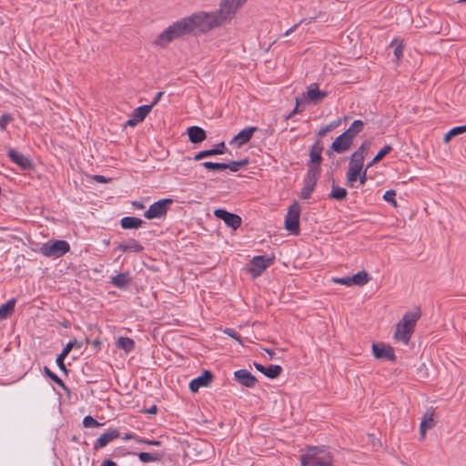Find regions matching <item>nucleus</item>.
<instances>
[{
    "mask_svg": "<svg viewBox=\"0 0 466 466\" xmlns=\"http://www.w3.org/2000/svg\"><path fill=\"white\" fill-rule=\"evenodd\" d=\"M129 281L130 277L128 272H121L111 278V283L119 289L126 288Z\"/></svg>",
    "mask_w": 466,
    "mask_h": 466,
    "instance_id": "nucleus-26",
    "label": "nucleus"
},
{
    "mask_svg": "<svg viewBox=\"0 0 466 466\" xmlns=\"http://www.w3.org/2000/svg\"><path fill=\"white\" fill-rule=\"evenodd\" d=\"M223 25L216 11L197 12L170 25L157 35L153 45L163 47L174 39L179 38L185 35H205Z\"/></svg>",
    "mask_w": 466,
    "mask_h": 466,
    "instance_id": "nucleus-1",
    "label": "nucleus"
},
{
    "mask_svg": "<svg viewBox=\"0 0 466 466\" xmlns=\"http://www.w3.org/2000/svg\"><path fill=\"white\" fill-rule=\"evenodd\" d=\"M142 412L147 413V414H156L157 412V407L156 405H153L149 409L143 410Z\"/></svg>",
    "mask_w": 466,
    "mask_h": 466,
    "instance_id": "nucleus-55",
    "label": "nucleus"
},
{
    "mask_svg": "<svg viewBox=\"0 0 466 466\" xmlns=\"http://www.w3.org/2000/svg\"><path fill=\"white\" fill-rule=\"evenodd\" d=\"M396 192L393 189L387 190L383 195V199L389 203H390L394 208H396L397 201L395 199Z\"/></svg>",
    "mask_w": 466,
    "mask_h": 466,
    "instance_id": "nucleus-42",
    "label": "nucleus"
},
{
    "mask_svg": "<svg viewBox=\"0 0 466 466\" xmlns=\"http://www.w3.org/2000/svg\"><path fill=\"white\" fill-rule=\"evenodd\" d=\"M248 164V159L244 158L238 161H231L229 163H225L226 169H230L232 172L238 171L241 167H246Z\"/></svg>",
    "mask_w": 466,
    "mask_h": 466,
    "instance_id": "nucleus-38",
    "label": "nucleus"
},
{
    "mask_svg": "<svg viewBox=\"0 0 466 466\" xmlns=\"http://www.w3.org/2000/svg\"><path fill=\"white\" fill-rule=\"evenodd\" d=\"M153 105H144L138 106L133 111L132 116L137 118L139 122H142L146 116L150 113Z\"/></svg>",
    "mask_w": 466,
    "mask_h": 466,
    "instance_id": "nucleus-30",
    "label": "nucleus"
},
{
    "mask_svg": "<svg viewBox=\"0 0 466 466\" xmlns=\"http://www.w3.org/2000/svg\"><path fill=\"white\" fill-rule=\"evenodd\" d=\"M306 19H301L298 24L294 25L292 27H290L289 29H288L286 32H285V35H289L291 33H293L297 28L298 26L302 24L303 22H305Z\"/></svg>",
    "mask_w": 466,
    "mask_h": 466,
    "instance_id": "nucleus-54",
    "label": "nucleus"
},
{
    "mask_svg": "<svg viewBox=\"0 0 466 466\" xmlns=\"http://www.w3.org/2000/svg\"><path fill=\"white\" fill-rule=\"evenodd\" d=\"M214 376L211 371L204 370L203 373L198 378L192 380L189 383L190 390L195 393L198 392L199 388L208 387L212 381Z\"/></svg>",
    "mask_w": 466,
    "mask_h": 466,
    "instance_id": "nucleus-15",
    "label": "nucleus"
},
{
    "mask_svg": "<svg viewBox=\"0 0 466 466\" xmlns=\"http://www.w3.org/2000/svg\"><path fill=\"white\" fill-rule=\"evenodd\" d=\"M350 279L352 285L362 287L370 281V277L365 270H361L351 276Z\"/></svg>",
    "mask_w": 466,
    "mask_h": 466,
    "instance_id": "nucleus-28",
    "label": "nucleus"
},
{
    "mask_svg": "<svg viewBox=\"0 0 466 466\" xmlns=\"http://www.w3.org/2000/svg\"><path fill=\"white\" fill-rule=\"evenodd\" d=\"M299 97H296V106L295 108L286 116V119L291 118L295 114L299 113Z\"/></svg>",
    "mask_w": 466,
    "mask_h": 466,
    "instance_id": "nucleus-52",
    "label": "nucleus"
},
{
    "mask_svg": "<svg viewBox=\"0 0 466 466\" xmlns=\"http://www.w3.org/2000/svg\"><path fill=\"white\" fill-rule=\"evenodd\" d=\"M94 179L98 182V183H106V182H109L111 181V178L109 177H106L104 176H101V175H96L94 176Z\"/></svg>",
    "mask_w": 466,
    "mask_h": 466,
    "instance_id": "nucleus-53",
    "label": "nucleus"
},
{
    "mask_svg": "<svg viewBox=\"0 0 466 466\" xmlns=\"http://www.w3.org/2000/svg\"><path fill=\"white\" fill-rule=\"evenodd\" d=\"M301 466H332V458L324 448L309 447L301 455Z\"/></svg>",
    "mask_w": 466,
    "mask_h": 466,
    "instance_id": "nucleus-3",
    "label": "nucleus"
},
{
    "mask_svg": "<svg viewBox=\"0 0 466 466\" xmlns=\"http://www.w3.org/2000/svg\"><path fill=\"white\" fill-rule=\"evenodd\" d=\"M420 317V311L419 309L412 312H406L396 326L393 335L394 339L401 341L404 345H408Z\"/></svg>",
    "mask_w": 466,
    "mask_h": 466,
    "instance_id": "nucleus-2",
    "label": "nucleus"
},
{
    "mask_svg": "<svg viewBox=\"0 0 466 466\" xmlns=\"http://www.w3.org/2000/svg\"><path fill=\"white\" fill-rule=\"evenodd\" d=\"M133 206L137 208V209H144L145 208V206L143 203L141 202H138V201H134L133 202Z\"/></svg>",
    "mask_w": 466,
    "mask_h": 466,
    "instance_id": "nucleus-60",
    "label": "nucleus"
},
{
    "mask_svg": "<svg viewBox=\"0 0 466 466\" xmlns=\"http://www.w3.org/2000/svg\"><path fill=\"white\" fill-rule=\"evenodd\" d=\"M126 439H133V440H135L137 442H138V443H142V444H147V442H149V440L143 439V438L137 437V436H136V435H129V434H127V435L126 436Z\"/></svg>",
    "mask_w": 466,
    "mask_h": 466,
    "instance_id": "nucleus-51",
    "label": "nucleus"
},
{
    "mask_svg": "<svg viewBox=\"0 0 466 466\" xmlns=\"http://www.w3.org/2000/svg\"><path fill=\"white\" fill-rule=\"evenodd\" d=\"M335 127V124H329V125H326L324 127H322L319 131H318V136L319 137H323L325 136L328 132H329L333 127Z\"/></svg>",
    "mask_w": 466,
    "mask_h": 466,
    "instance_id": "nucleus-49",
    "label": "nucleus"
},
{
    "mask_svg": "<svg viewBox=\"0 0 466 466\" xmlns=\"http://www.w3.org/2000/svg\"><path fill=\"white\" fill-rule=\"evenodd\" d=\"M257 130V127H249L242 129L230 140V145L236 144L238 147H241L251 139L254 132Z\"/></svg>",
    "mask_w": 466,
    "mask_h": 466,
    "instance_id": "nucleus-18",
    "label": "nucleus"
},
{
    "mask_svg": "<svg viewBox=\"0 0 466 466\" xmlns=\"http://www.w3.org/2000/svg\"><path fill=\"white\" fill-rule=\"evenodd\" d=\"M70 246L66 240H55L44 244L40 251L46 257L60 258L68 252Z\"/></svg>",
    "mask_w": 466,
    "mask_h": 466,
    "instance_id": "nucleus-5",
    "label": "nucleus"
},
{
    "mask_svg": "<svg viewBox=\"0 0 466 466\" xmlns=\"http://www.w3.org/2000/svg\"><path fill=\"white\" fill-rule=\"evenodd\" d=\"M364 127V122L361 120H354L350 127L345 130L342 134L353 142L354 137L360 134Z\"/></svg>",
    "mask_w": 466,
    "mask_h": 466,
    "instance_id": "nucleus-24",
    "label": "nucleus"
},
{
    "mask_svg": "<svg viewBox=\"0 0 466 466\" xmlns=\"http://www.w3.org/2000/svg\"><path fill=\"white\" fill-rule=\"evenodd\" d=\"M44 372L51 380L56 383L59 387L67 390V388L64 381L56 374L50 370L46 366L44 367Z\"/></svg>",
    "mask_w": 466,
    "mask_h": 466,
    "instance_id": "nucleus-39",
    "label": "nucleus"
},
{
    "mask_svg": "<svg viewBox=\"0 0 466 466\" xmlns=\"http://www.w3.org/2000/svg\"><path fill=\"white\" fill-rule=\"evenodd\" d=\"M235 380L242 386L253 388L258 381L257 378L248 370L241 369L234 372Z\"/></svg>",
    "mask_w": 466,
    "mask_h": 466,
    "instance_id": "nucleus-17",
    "label": "nucleus"
},
{
    "mask_svg": "<svg viewBox=\"0 0 466 466\" xmlns=\"http://www.w3.org/2000/svg\"><path fill=\"white\" fill-rule=\"evenodd\" d=\"M119 437V431L116 429L108 430L106 432L100 435L94 444V449L97 450L106 446L110 441Z\"/></svg>",
    "mask_w": 466,
    "mask_h": 466,
    "instance_id": "nucleus-19",
    "label": "nucleus"
},
{
    "mask_svg": "<svg viewBox=\"0 0 466 466\" xmlns=\"http://www.w3.org/2000/svg\"><path fill=\"white\" fill-rule=\"evenodd\" d=\"M144 221L135 217H125L121 219L120 224L124 229L137 228L142 226Z\"/></svg>",
    "mask_w": 466,
    "mask_h": 466,
    "instance_id": "nucleus-27",
    "label": "nucleus"
},
{
    "mask_svg": "<svg viewBox=\"0 0 466 466\" xmlns=\"http://www.w3.org/2000/svg\"><path fill=\"white\" fill-rule=\"evenodd\" d=\"M350 277L333 278L332 281L337 284L345 285L347 287L352 286Z\"/></svg>",
    "mask_w": 466,
    "mask_h": 466,
    "instance_id": "nucleus-46",
    "label": "nucleus"
},
{
    "mask_svg": "<svg viewBox=\"0 0 466 466\" xmlns=\"http://www.w3.org/2000/svg\"><path fill=\"white\" fill-rule=\"evenodd\" d=\"M147 445H151V446H157V447H158V446H160V445H161V441H155V440H153V441H150V440H149V442H147Z\"/></svg>",
    "mask_w": 466,
    "mask_h": 466,
    "instance_id": "nucleus-61",
    "label": "nucleus"
},
{
    "mask_svg": "<svg viewBox=\"0 0 466 466\" xmlns=\"http://www.w3.org/2000/svg\"><path fill=\"white\" fill-rule=\"evenodd\" d=\"M67 355L64 354L63 352H61L57 358H56V364L59 368V370L65 373L66 375H67L68 373V370L66 369L65 363H64V360L65 358L66 357Z\"/></svg>",
    "mask_w": 466,
    "mask_h": 466,
    "instance_id": "nucleus-44",
    "label": "nucleus"
},
{
    "mask_svg": "<svg viewBox=\"0 0 466 466\" xmlns=\"http://www.w3.org/2000/svg\"><path fill=\"white\" fill-rule=\"evenodd\" d=\"M13 120H14V117L12 116L11 114L5 113V114L2 115V116L0 117V128L2 130H5L7 124L9 122H12Z\"/></svg>",
    "mask_w": 466,
    "mask_h": 466,
    "instance_id": "nucleus-45",
    "label": "nucleus"
},
{
    "mask_svg": "<svg viewBox=\"0 0 466 466\" xmlns=\"http://www.w3.org/2000/svg\"><path fill=\"white\" fill-rule=\"evenodd\" d=\"M226 150H227L226 145L222 141V142L218 143V145H216L215 147H213V148L199 151L198 153H197L194 156L193 159L198 161L204 157L224 154L226 152Z\"/></svg>",
    "mask_w": 466,
    "mask_h": 466,
    "instance_id": "nucleus-21",
    "label": "nucleus"
},
{
    "mask_svg": "<svg viewBox=\"0 0 466 466\" xmlns=\"http://www.w3.org/2000/svg\"><path fill=\"white\" fill-rule=\"evenodd\" d=\"M372 352L374 358L377 360H387L392 362L396 361V356L394 353V350L390 345H387L384 343H373L372 344Z\"/></svg>",
    "mask_w": 466,
    "mask_h": 466,
    "instance_id": "nucleus-11",
    "label": "nucleus"
},
{
    "mask_svg": "<svg viewBox=\"0 0 466 466\" xmlns=\"http://www.w3.org/2000/svg\"><path fill=\"white\" fill-rule=\"evenodd\" d=\"M200 166L205 167L206 169L213 170V171L225 170L226 167H227V166H225V163H216V162H211V161H205V162L201 163Z\"/></svg>",
    "mask_w": 466,
    "mask_h": 466,
    "instance_id": "nucleus-40",
    "label": "nucleus"
},
{
    "mask_svg": "<svg viewBox=\"0 0 466 466\" xmlns=\"http://www.w3.org/2000/svg\"><path fill=\"white\" fill-rule=\"evenodd\" d=\"M101 425V423L89 415L86 416L83 420V426L85 428L99 427Z\"/></svg>",
    "mask_w": 466,
    "mask_h": 466,
    "instance_id": "nucleus-43",
    "label": "nucleus"
},
{
    "mask_svg": "<svg viewBox=\"0 0 466 466\" xmlns=\"http://www.w3.org/2000/svg\"><path fill=\"white\" fill-rule=\"evenodd\" d=\"M7 156L14 163L19 166L23 170H30L34 167L33 162L27 157L18 153L13 148H10L8 150Z\"/></svg>",
    "mask_w": 466,
    "mask_h": 466,
    "instance_id": "nucleus-16",
    "label": "nucleus"
},
{
    "mask_svg": "<svg viewBox=\"0 0 466 466\" xmlns=\"http://www.w3.org/2000/svg\"><path fill=\"white\" fill-rule=\"evenodd\" d=\"M434 411L433 410H428L422 418V420L420 421V439L425 438L426 431L430 429H432L435 426V421L433 419Z\"/></svg>",
    "mask_w": 466,
    "mask_h": 466,
    "instance_id": "nucleus-20",
    "label": "nucleus"
},
{
    "mask_svg": "<svg viewBox=\"0 0 466 466\" xmlns=\"http://www.w3.org/2000/svg\"><path fill=\"white\" fill-rule=\"evenodd\" d=\"M101 466H117V464L112 460L107 459L102 462Z\"/></svg>",
    "mask_w": 466,
    "mask_h": 466,
    "instance_id": "nucleus-58",
    "label": "nucleus"
},
{
    "mask_svg": "<svg viewBox=\"0 0 466 466\" xmlns=\"http://www.w3.org/2000/svg\"><path fill=\"white\" fill-rule=\"evenodd\" d=\"M274 256L271 258L266 256H256L250 260L249 272L254 278L261 275L274 262Z\"/></svg>",
    "mask_w": 466,
    "mask_h": 466,
    "instance_id": "nucleus-10",
    "label": "nucleus"
},
{
    "mask_svg": "<svg viewBox=\"0 0 466 466\" xmlns=\"http://www.w3.org/2000/svg\"><path fill=\"white\" fill-rule=\"evenodd\" d=\"M265 350H266V352L268 354L269 359H270V360H273V359H274V356H275V352H274L273 350H268V349H266Z\"/></svg>",
    "mask_w": 466,
    "mask_h": 466,
    "instance_id": "nucleus-63",
    "label": "nucleus"
},
{
    "mask_svg": "<svg viewBox=\"0 0 466 466\" xmlns=\"http://www.w3.org/2000/svg\"><path fill=\"white\" fill-rule=\"evenodd\" d=\"M299 214L300 206L295 201L289 208L285 219V228L290 233L299 234Z\"/></svg>",
    "mask_w": 466,
    "mask_h": 466,
    "instance_id": "nucleus-6",
    "label": "nucleus"
},
{
    "mask_svg": "<svg viewBox=\"0 0 466 466\" xmlns=\"http://www.w3.org/2000/svg\"><path fill=\"white\" fill-rule=\"evenodd\" d=\"M369 168H367V167L365 168H363L361 171H360V175L358 177V179L360 181V183L361 185H364L367 181V171H368Z\"/></svg>",
    "mask_w": 466,
    "mask_h": 466,
    "instance_id": "nucleus-50",
    "label": "nucleus"
},
{
    "mask_svg": "<svg viewBox=\"0 0 466 466\" xmlns=\"http://www.w3.org/2000/svg\"><path fill=\"white\" fill-rule=\"evenodd\" d=\"M323 151V144L321 140L318 139L312 145L309 151V167H317L319 169V173H321L320 164L322 161L321 153Z\"/></svg>",
    "mask_w": 466,
    "mask_h": 466,
    "instance_id": "nucleus-14",
    "label": "nucleus"
},
{
    "mask_svg": "<svg viewBox=\"0 0 466 466\" xmlns=\"http://www.w3.org/2000/svg\"><path fill=\"white\" fill-rule=\"evenodd\" d=\"M163 96H164V92H162V91L157 92L153 102L150 105H153V106H155Z\"/></svg>",
    "mask_w": 466,
    "mask_h": 466,
    "instance_id": "nucleus-56",
    "label": "nucleus"
},
{
    "mask_svg": "<svg viewBox=\"0 0 466 466\" xmlns=\"http://www.w3.org/2000/svg\"><path fill=\"white\" fill-rule=\"evenodd\" d=\"M138 123H140V122L137 118H135L133 116H132V117L130 119H128L127 121V125L129 126V127H135Z\"/></svg>",
    "mask_w": 466,
    "mask_h": 466,
    "instance_id": "nucleus-57",
    "label": "nucleus"
},
{
    "mask_svg": "<svg viewBox=\"0 0 466 466\" xmlns=\"http://www.w3.org/2000/svg\"><path fill=\"white\" fill-rule=\"evenodd\" d=\"M248 0H221L216 12L224 25L230 23Z\"/></svg>",
    "mask_w": 466,
    "mask_h": 466,
    "instance_id": "nucleus-4",
    "label": "nucleus"
},
{
    "mask_svg": "<svg viewBox=\"0 0 466 466\" xmlns=\"http://www.w3.org/2000/svg\"><path fill=\"white\" fill-rule=\"evenodd\" d=\"M364 160L350 156L349 161V168L347 171L346 183L349 187H353L358 180V177L360 175V171L363 169Z\"/></svg>",
    "mask_w": 466,
    "mask_h": 466,
    "instance_id": "nucleus-9",
    "label": "nucleus"
},
{
    "mask_svg": "<svg viewBox=\"0 0 466 466\" xmlns=\"http://www.w3.org/2000/svg\"><path fill=\"white\" fill-rule=\"evenodd\" d=\"M314 88H309L306 93L303 94L304 97L313 104L321 102L327 96L328 93L321 91L318 88L317 84L313 85Z\"/></svg>",
    "mask_w": 466,
    "mask_h": 466,
    "instance_id": "nucleus-23",
    "label": "nucleus"
},
{
    "mask_svg": "<svg viewBox=\"0 0 466 466\" xmlns=\"http://www.w3.org/2000/svg\"><path fill=\"white\" fill-rule=\"evenodd\" d=\"M224 332L229 337L235 339L236 340L241 342L239 334L234 329L230 328H227L224 329Z\"/></svg>",
    "mask_w": 466,
    "mask_h": 466,
    "instance_id": "nucleus-48",
    "label": "nucleus"
},
{
    "mask_svg": "<svg viewBox=\"0 0 466 466\" xmlns=\"http://www.w3.org/2000/svg\"><path fill=\"white\" fill-rule=\"evenodd\" d=\"M214 215L216 218L222 219L228 227H230L234 230L241 226L242 219L237 214L230 213L222 208H218L214 210Z\"/></svg>",
    "mask_w": 466,
    "mask_h": 466,
    "instance_id": "nucleus-12",
    "label": "nucleus"
},
{
    "mask_svg": "<svg viewBox=\"0 0 466 466\" xmlns=\"http://www.w3.org/2000/svg\"><path fill=\"white\" fill-rule=\"evenodd\" d=\"M187 133L192 144L201 143L207 138L206 131L200 127L192 126L187 128Z\"/></svg>",
    "mask_w": 466,
    "mask_h": 466,
    "instance_id": "nucleus-22",
    "label": "nucleus"
},
{
    "mask_svg": "<svg viewBox=\"0 0 466 466\" xmlns=\"http://www.w3.org/2000/svg\"><path fill=\"white\" fill-rule=\"evenodd\" d=\"M392 151V147L390 145L384 146L377 155L372 158L370 162L367 164V168L371 167L373 165L380 162L385 156Z\"/></svg>",
    "mask_w": 466,
    "mask_h": 466,
    "instance_id": "nucleus-32",
    "label": "nucleus"
},
{
    "mask_svg": "<svg viewBox=\"0 0 466 466\" xmlns=\"http://www.w3.org/2000/svg\"><path fill=\"white\" fill-rule=\"evenodd\" d=\"M116 345L119 349L124 350L127 353L132 351L135 349L134 340L127 337H119L117 339Z\"/></svg>",
    "mask_w": 466,
    "mask_h": 466,
    "instance_id": "nucleus-31",
    "label": "nucleus"
},
{
    "mask_svg": "<svg viewBox=\"0 0 466 466\" xmlns=\"http://www.w3.org/2000/svg\"><path fill=\"white\" fill-rule=\"evenodd\" d=\"M348 192L346 188L340 187L335 184V180L332 179L331 191L329 193V198L343 201L347 198Z\"/></svg>",
    "mask_w": 466,
    "mask_h": 466,
    "instance_id": "nucleus-25",
    "label": "nucleus"
},
{
    "mask_svg": "<svg viewBox=\"0 0 466 466\" xmlns=\"http://www.w3.org/2000/svg\"><path fill=\"white\" fill-rule=\"evenodd\" d=\"M351 145L352 141H350L343 134H340L331 143L330 148L328 150L327 154L329 157H331L333 152H336L338 154L344 153L350 148Z\"/></svg>",
    "mask_w": 466,
    "mask_h": 466,
    "instance_id": "nucleus-13",
    "label": "nucleus"
},
{
    "mask_svg": "<svg viewBox=\"0 0 466 466\" xmlns=\"http://www.w3.org/2000/svg\"><path fill=\"white\" fill-rule=\"evenodd\" d=\"M254 367H255V369H256L258 371H259V372H261V373L263 374L264 370H265V366H263L262 364H259V363L255 362V363H254Z\"/></svg>",
    "mask_w": 466,
    "mask_h": 466,
    "instance_id": "nucleus-59",
    "label": "nucleus"
},
{
    "mask_svg": "<svg viewBox=\"0 0 466 466\" xmlns=\"http://www.w3.org/2000/svg\"><path fill=\"white\" fill-rule=\"evenodd\" d=\"M319 176V169L317 167H308L307 175L304 180V186L300 192L301 198L308 199L310 198Z\"/></svg>",
    "mask_w": 466,
    "mask_h": 466,
    "instance_id": "nucleus-7",
    "label": "nucleus"
},
{
    "mask_svg": "<svg viewBox=\"0 0 466 466\" xmlns=\"http://www.w3.org/2000/svg\"><path fill=\"white\" fill-rule=\"evenodd\" d=\"M93 346L95 348H99L101 342L98 340V339H95L93 342H92Z\"/></svg>",
    "mask_w": 466,
    "mask_h": 466,
    "instance_id": "nucleus-64",
    "label": "nucleus"
},
{
    "mask_svg": "<svg viewBox=\"0 0 466 466\" xmlns=\"http://www.w3.org/2000/svg\"><path fill=\"white\" fill-rule=\"evenodd\" d=\"M127 249H128V252L139 253V252L143 251L144 248L138 241L131 238L127 242Z\"/></svg>",
    "mask_w": 466,
    "mask_h": 466,
    "instance_id": "nucleus-41",
    "label": "nucleus"
},
{
    "mask_svg": "<svg viewBox=\"0 0 466 466\" xmlns=\"http://www.w3.org/2000/svg\"><path fill=\"white\" fill-rule=\"evenodd\" d=\"M466 132V125L451 128L443 137V142L448 143L452 137Z\"/></svg>",
    "mask_w": 466,
    "mask_h": 466,
    "instance_id": "nucleus-36",
    "label": "nucleus"
},
{
    "mask_svg": "<svg viewBox=\"0 0 466 466\" xmlns=\"http://www.w3.org/2000/svg\"><path fill=\"white\" fill-rule=\"evenodd\" d=\"M282 372V368L279 365H269L265 367L263 374L268 379H276Z\"/></svg>",
    "mask_w": 466,
    "mask_h": 466,
    "instance_id": "nucleus-34",
    "label": "nucleus"
},
{
    "mask_svg": "<svg viewBox=\"0 0 466 466\" xmlns=\"http://www.w3.org/2000/svg\"><path fill=\"white\" fill-rule=\"evenodd\" d=\"M117 249H120L121 251H124V252H128L127 243V244H119L117 246Z\"/></svg>",
    "mask_w": 466,
    "mask_h": 466,
    "instance_id": "nucleus-62",
    "label": "nucleus"
},
{
    "mask_svg": "<svg viewBox=\"0 0 466 466\" xmlns=\"http://www.w3.org/2000/svg\"><path fill=\"white\" fill-rule=\"evenodd\" d=\"M15 299H11L0 307V319H5L12 315L15 310Z\"/></svg>",
    "mask_w": 466,
    "mask_h": 466,
    "instance_id": "nucleus-29",
    "label": "nucleus"
},
{
    "mask_svg": "<svg viewBox=\"0 0 466 466\" xmlns=\"http://www.w3.org/2000/svg\"><path fill=\"white\" fill-rule=\"evenodd\" d=\"M404 51V46L402 43H399L394 47V56L397 58V60H400L401 56H403Z\"/></svg>",
    "mask_w": 466,
    "mask_h": 466,
    "instance_id": "nucleus-47",
    "label": "nucleus"
},
{
    "mask_svg": "<svg viewBox=\"0 0 466 466\" xmlns=\"http://www.w3.org/2000/svg\"><path fill=\"white\" fill-rule=\"evenodd\" d=\"M89 342L88 338H85L82 341H77L76 339L69 341L66 347L63 349L62 352L66 355H68L72 349L76 348H82L83 344H87Z\"/></svg>",
    "mask_w": 466,
    "mask_h": 466,
    "instance_id": "nucleus-37",
    "label": "nucleus"
},
{
    "mask_svg": "<svg viewBox=\"0 0 466 466\" xmlns=\"http://www.w3.org/2000/svg\"><path fill=\"white\" fill-rule=\"evenodd\" d=\"M139 460L142 462H151V461H158L162 458V454L155 452V453H149V452H139L137 454Z\"/></svg>",
    "mask_w": 466,
    "mask_h": 466,
    "instance_id": "nucleus-35",
    "label": "nucleus"
},
{
    "mask_svg": "<svg viewBox=\"0 0 466 466\" xmlns=\"http://www.w3.org/2000/svg\"><path fill=\"white\" fill-rule=\"evenodd\" d=\"M370 146L371 141L367 139L351 155L354 156L355 157L364 160L365 157L368 155L370 151Z\"/></svg>",
    "mask_w": 466,
    "mask_h": 466,
    "instance_id": "nucleus-33",
    "label": "nucleus"
},
{
    "mask_svg": "<svg viewBox=\"0 0 466 466\" xmlns=\"http://www.w3.org/2000/svg\"><path fill=\"white\" fill-rule=\"evenodd\" d=\"M172 203L173 199L171 198H163L156 201L149 206L148 209L144 213V217L147 219L162 218L166 216L169 205Z\"/></svg>",
    "mask_w": 466,
    "mask_h": 466,
    "instance_id": "nucleus-8",
    "label": "nucleus"
}]
</instances>
